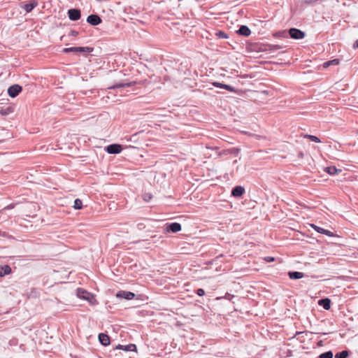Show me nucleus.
<instances>
[{"label": "nucleus", "instance_id": "obj_34", "mask_svg": "<svg viewBox=\"0 0 358 358\" xmlns=\"http://www.w3.org/2000/svg\"><path fill=\"white\" fill-rule=\"evenodd\" d=\"M353 48L356 49L358 48V39L355 41V42L353 44Z\"/></svg>", "mask_w": 358, "mask_h": 358}, {"label": "nucleus", "instance_id": "obj_21", "mask_svg": "<svg viewBox=\"0 0 358 358\" xmlns=\"http://www.w3.org/2000/svg\"><path fill=\"white\" fill-rule=\"evenodd\" d=\"M273 36L275 38H288V33L287 30H282L274 33Z\"/></svg>", "mask_w": 358, "mask_h": 358}, {"label": "nucleus", "instance_id": "obj_2", "mask_svg": "<svg viewBox=\"0 0 358 358\" xmlns=\"http://www.w3.org/2000/svg\"><path fill=\"white\" fill-rule=\"evenodd\" d=\"M76 294L78 298L85 299V300L87 301L91 304H94L96 301V299L94 296V295L92 294L91 293L87 292L84 289L78 288L77 289Z\"/></svg>", "mask_w": 358, "mask_h": 358}, {"label": "nucleus", "instance_id": "obj_39", "mask_svg": "<svg viewBox=\"0 0 358 358\" xmlns=\"http://www.w3.org/2000/svg\"><path fill=\"white\" fill-rule=\"evenodd\" d=\"M284 54H285V51H283V50L281 52H279V53H278V55H282Z\"/></svg>", "mask_w": 358, "mask_h": 358}, {"label": "nucleus", "instance_id": "obj_23", "mask_svg": "<svg viewBox=\"0 0 358 358\" xmlns=\"http://www.w3.org/2000/svg\"><path fill=\"white\" fill-rule=\"evenodd\" d=\"M339 64V60L338 59H334L328 62H326L324 63L323 66L324 68H327L331 65H338Z\"/></svg>", "mask_w": 358, "mask_h": 358}, {"label": "nucleus", "instance_id": "obj_4", "mask_svg": "<svg viewBox=\"0 0 358 358\" xmlns=\"http://www.w3.org/2000/svg\"><path fill=\"white\" fill-rule=\"evenodd\" d=\"M93 48L89 47H72V48H66L63 50V52L65 53H68L70 52H92Z\"/></svg>", "mask_w": 358, "mask_h": 358}, {"label": "nucleus", "instance_id": "obj_18", "mask_svg": "<svg viewBox=\"0 0 358 358\" xmlns=\"http://www.w3.org/2000/svg\"><path fill=\"white\" fill-rule=\"evenodd\" d=\"M213 85H214L215 87H220V88H222V89L227 90H228L229 92H234L235 91L234 88L233 87H231V85L223 84V83H221L214 82V83H213Z\"/></svg>", "mask_w": 358, "mask_h": 358}, {"label": "nucleus", "instance_id": "obj_6", "mask_svg": "<svg viewBox=\"0 0 358 358\" xmlns=\"http://www.w3.org/2000/svg\"><path fill=\"white\" fill-rule=\"evenodd\" d=\"M68 16L71 20L76 21L80 18V10L76 8H71L68 10Z\"/></svg>", "mask_w": 358, "mask_h": 358}, {"label": "nucleus", "instance_id": "obj_7", "mask_svg": "<svg viewBox=\"0 0 358 358\" xmlns=\"http://www.w3.org/2000/svg\"><path fill=\"white\" fill-rule=\"evenodd\" d=\"M106 150L109 154H118L122 151V146L119 144H111L106 148Z\"/></svg>", "mask_w": 358, "mask_h": 358}, {"label": "nucleus", "instance_id": "obj_27", "mask_svg": "<svg viewBox=\"0 0 358 358\" xmlns=\"http://www.w3.org/2000/svg\"><path fill=\"white\" fill-rule=\"evenodd\" d=\"M333 352L331 351H327L320 354L319 358H333Z\"/></svg>", "mask_w": 358, "mask_h": 358}, {"label": "nucleus", "instance_id": "obj_38", "mask_svg": "<svg viewBox=\"0 0 358 358\" xmlns=\"http://www.w3.org/2000/svg\"><path fill=\"white\" fill-rule=\"evenodd\" d=\"M299 156L302 158L303 157V153L302 152H299Z\"/></svg>", "mask_w": 358, "mask_h": 358}, {"label": "nucleus", "instance_id": "obj_5", "mask_svg": "<svg viewBox=\"0 0 358 358\" xmlns=\"http://www.w3.org/2000/svg\"><path fill=\"white\" fill-rule=\"evenodd\" d=\"M22 90V88L20 85L17 84L13 85L8 87V94L10 97L14 98L21 92Z\"/></svg>", "mask_w": 358, "mask_h": 358}, {"label": "nucleus", "instance_id": "obj_29", "mask_svg": "<svg viewBox=\"0 0 358 358\" xmlns=\"http://www.w3.org/2000/svg\"><path fill=\"white\" fill-rule=\"evenodd\" d=\"M305 138H307L308 139H310V141H313V142H315V143H320V140L318 137L315 136H313V135H309V134H307L305 136Z\"/></svg>", "mask_w": 358, "mask_h": 358}, {"label": "nucleus", "instance_id": "obj_41", "mask_svg": "<svg viewBox=\"0 0 358 358\" xmlns=\"http://www.w3.org/2000/svg\"><path fill=\"white\" fill-rule=\"evenodd\" d=\"M269 93H270V96H271V95H273V92H271V90L269 91Z\"/></svg>", "mask_w": 358, "mask_h": 358}, {"label": "nucleus", "instance_id": "obj_36", "mask_svg": "<svg viewBox=\"0 0 358 358\" xmlns=\"http://www.w3.org/2000/svg\"><path fill=\"white\" fill-rule=\"evenodd\" d=\"M282 0H277V1L273 2V3L280 4V2H282Z\"/></svg>", "mask_w": 358, "mask_h": 358}, {"label": "nucleus", "instance_id": "obj_28", "mask_svg": "<svg viewBox=\"0 0 358 358\" xmlns=\"http://www.w3.org/2000/svg\"><path fill=\"white\" fill-rule=\"evenodd\" d=\"M82 205H83V203H82V201L80 199H75L74 205H73V208L75 209H81L82 208Z\"/></svg>", "mask_w": 358, "mask_h": 358}, {"label": "nucleus", "instance_id": "obj_33", "mask_svg": "<svg viewBox=\"0 0 358 358\" xmlns=\"http://www.w3.org/2000/svg\"><path fill=\"white\" fill-rule=\"evenodd\" d=\"M78 32L76 30H71L70 33H69V36H78Z\"/></svg>", "mask_w": 358, "mask_h": 358}, {"label": "nucleus", "instance_id": "obj_30", "mask_svg": "<svg viewBox=\"0 0 358 358\" xmlns=\"http://www.w3.org/2000/svg\"><path fill=\"white\" fill-rule=\"evenodd\" d=\"M152 198V194H150V193H145L143 194V199L146 201V202H148L149 201H150Z\"/></svg>", "mask_w": 358, "mask_h": 358}, {"label": "nucleus", "instance_id": "obj_15", "mask_svg": "<svg viewBox=\"0 0 358 358\" xmlns=\"http://www.w3.org/2000/svg\"><path fill=\"white\" fill-rule=\"evenodd\" d=\"M99 340L100 343L104 346H107L110 344L109 336L107 334H105L103 333L99 334Z\"/></svg>", "mask_w": 358, "mask_h": 358}, {"label": "nucleus", "instance_id": "obj_11", "mask_svg": "<svg viewBox=\"0 0 358 358\" xmlns=\"http://www.w3.org/2000/svg\"><path fill=\"white\" fill-rule=\"evenodd\" d=\"M117 297L124 298L127 300L133 299L135 297V294L131 292L120 291L116 294Z\"/></svg>", "mask_w": 358, "mask_h": 358}, {"label": "nucleus", "instance_id": "obj_8", "mask_svg": "<svg viewBox=\"0 0 358 358\" xmlns=\"http://www.w3.org/2000/svg\"><path fill=\"white\" fill-rule=\"evenodd\" d=\"M181 230V225L178 222L168 223L166 224V231H172L173 233L178 232Z\"/></svg>", "mask_w": 358, "mask_h": 358}, {"label": "nucleus", "instance_id": "obj_25", "mask_svg": "<svg viewBox=\"0 0 358 358\" xmlns=\"http://www.w3.org/2000/svg\"><path fill=\"white\" fill-rule=\"evenodd\" d=\"M131 85V84L130 83H121L117 84L114 86L109 87V89L124 88V87H130Z\"/></svg>", "mask_w": 358, "mask_h": 358}, {"label": "nucleus", "instance_id": "obj_22", "mask_svg": "<svg viewBox=\"0 0 358 358\" xmlns=\"http://www.w3.org/2000/svg\"><path fill=\"white\" fill-rule=\"evenodd\" d=\"M326 171L330 175H336L341 173V170L336 169V166H329L327 168Z\"/></svg>", "mask_w": 358, "mask_h": 358}, {"label": "nucleus", "instance_id": "obj_35", "mask_svg": "<svg viewBox=\"0 0 358 358\" xmlns=\"http://www.w3.org/2000/svg\"><path fill=\"white\" fill-rule=\"evenodd\" d=\"M14 207L13 205H8L4 209H10V208H13Z\"/></svg>", "mask_w": 358, "mask_h": 358}, {"label": "nucleus", "instance_id": "obj_31", "mask_svg": "<svg viewBox=\"0 0 358 358\" xmlns=\"http://www.w3.org/2000/svg\"><path fill=\"white\" fill-rule=\"evenodd\" d=\"M216 35L219 37V38H227L228 36L227 35L226 33H224V31H220L216 33Z\"/></svg>", "mask_w": 358, "mask_h": 358}, {"label": "nucleus", "instance_id": "obj_37", "mask_svg": "<svg viewBox=\"0 0 358 358\" xmlns=\"http://www.w3.org/2000/svg\"><path fill=\"white\" fill-rule=\"evenodd\" d=\"M275 260V258L273 257H270V263L273 262Z\"/></svg>", "mask_w": 358, "mask_h": 358}, {"label": "nucleus", "instance_id": "obj_14", "mask_svg": "<svg viewBox=\"0 0 358 358\" xmlns=\"http://www.w3.org/2000/svg\"><path fill=\"white\" fill-rule=\"evenodd\" d=\"M331 300L328 298H324L320 299L318 303L320 306H322L324 309L328 310L331 308Z\"/></svg>", "mask_w": 358, "mask_h": 358}, {"label": "nucleus", "instance_id": "obj_3", "mask_svg": "<svg viewBox=\"0 0 358 358\" xmlns=\"http://www.w3.org/2000/svg\"><path fill=\"white\" fill-rule=\"evenodd\" d=\"M288 37L290 36L294 39H302L305 37V33L296 28H291L287 31Z\"/></svg>", "mask_w": 358, "mask_h": 358}, {"label": "nucleus", "instance_id": "obj_9", "mask_svg": "<svg viewBox=\"0 0 358 358\" xmlns=\"http://www.w3.org/2000/svg\"><path fill=\"white\" fill-rule=\"evenodd\" d=\"M87 22L91 25L96 26L101 24L102 20L97 15H90L87 17Z\"/></svg>", "mask_w": 358, "mask_h": 358}, {"label": "nucleus", "instance_id": "obj_32", "mask_svg": "<svg viewBox=\"0 0 358 358\" xmlns=\"http://www.w3.org/2000/svg\"><path fill=\"white\" fill-rule=\"evenodd\" d=\"M196 294L200 296H202L205 294V291L203 289H198L196 290Z\"/></svg>", "mask_w": 358, "mask_h": 358}, {"label": "nucleus", "instance_id": "obj_26", "mask_svg": "<svg viewBox=\"0 0 358 358\" xmlns=\"http://www.w3.org/2000/svg\"><path fill=\"white\" fill-rule=\"evenodd\" d=\"M349 353L347 350H343L336 354L335 358H347Z\"/></svg>", "mask_w": 358, "mask_h": 358}, {"label": "nucleus", "instance_id": "obj_20", "mask_svg": "<svg viewBox=\"0 0 358 358\" xmlns=\"http://www.w3.org/2000/svg\"><path fill=\"white\" fill-rule=\"evenodd\" d=\"M11 268L8 265H4L3 266H0V277H3L6 275L10 273Z\"/></svg>", "mask_w": 358, "mask_h": 358}, {"label": "nucleus", "instance_id": "obj_17", "mask_svg": "<svg viewBox=\"0 0 358 358\" xmlns=\"http://www.w3.org/2000/svg\"><path fill=\"white\" fill-rule=\"evenodd\" d=\"M288 275L292 280H297L302 278L304 276V273L299 271H289Z\"/></svg>", "mask_w": 358, "mask_h": 358}, {"label": "nucleus", "instance_id": "obj_10", "mask_svg": "<svg viewBox=\"0 0 358 358\" xmlns=\"http://www.w3.org/2000/svg\"><path fill=\"white\" fill-rule=\"evenodd\" d=\"M310 227L314 229L318 233H320V234H325L329 237H334V234L329 230H327V229H324L320 227H318L317 225H315V224H310Z\"/></svg>", "mask_w": 358, "mask_h": 358}, {"label": "nucleus", "instance_id": "obj_40", "mask_svg": "<svg viewBox=\"0 0 358 358\" xmlns=\"http://www.w3.org/2000/svg\"><path fill=\"white\" fill-rule=\"evenodd\" d=\"M264 259H265V261L268 262V257H265Z\"/></svg>", "mask_w": 358, "mask_h": 358}, {"label": "nucleus", "instance_id": "obj_13", "mask_svg": "<svg viewBox=\"0 0 358 358\" xmlns=\"http://www.w3.org/2000/svg\"><path fill=\"white\" fill-rule=\"evenodd\" d=\"M245 192V189L242 186H236L231 192L232 196L235 197L241 196Z\"/></svg>", "mask_w": 358, "mask_h": 358}, {"label": "nucleus", "instance_id": "obj_12", "mask_svg": "<svg viewBox=\"0 0 358 358\" xmlns=\"http://www.w3.org/2000/svg\"><path fill=\"white\" fill-rule=\"evenodd\" d=\"M236 33L239 35H242L244 36H248L250 35L251 31L250 29L245 25H242L240 28L236 31Z\"/></svg>", "mask_w": 358, "mask_h": 358}, {"label": "nucleus", "instance_id": "obj_24", "mask_svg": "<svg viewBox=\"0 0 358 358\" xmlns=\"http://www.w3.org/2000/svg\"><path fill=\"white\" fill-rule=\"evenodd\" d=\"M13 112V108L12 107H7L6 108H1L0 110V114L1 115H8Z\"/></svg>", "mask_w": 358, "mask_h": 358}, {"label": "nucleus", "instance_id": "obj_16", "mask_svg": "<svg viewBox=\"0 0 358 358\" xmlns=\"http://www.w3.org/2000/svg\"><path fill=\"white\" fill-rule=\"evenodd\" d=\"M117 349H121L124 351H136V345L135 344H129L127 345H118L116 348Z\"/></svg>", "mask_w": 358, "mask_h": 358}, {"label": "nucleus", "instance_id": "obj_19", "mask_svg": "<svg viewBox=\"0 0 358 358\" xmlns=\"http://www.w3.org/2000/svg\"><path fill=\"white\" fill-rule=\"evenodd\" d=\"M37 1L33 0L29 3L24 4L23 6V8L25 10L27 13H29L37 6Z\"/></svg>", "mask_w": 358, "mask_h": 358}, {"label": "nucleus", "instance_id": "obj_1", "mask_svg": "<svg viewBox=\"0 0 358 358\" xmlns=\"http://www.w3.org/2000/svg\"><path fill=\"white\" fill-rule=\"evenodd\" d=\"M284 48H285V45H272V44H270V64H285V59H278V60H273L271 59H273V57H275V55H273L274 50H280V49H283Z\"/></svg>", "mask_w": 358, "mask_h": 358}]
</instances>
